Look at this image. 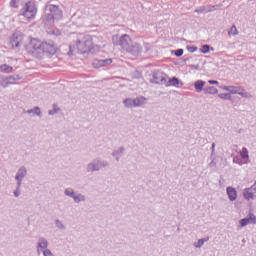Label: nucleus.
<instances>
[{
  "label": "nucleus",
  "mask_w": 256,
  "mask_h": 256,
  "mask_svg": "<svg viewBox=\"0 0 256 256\" xmlns=\"http://www.w3.org/2000/svg\"><path fill=\"white\" fill-rule=\"evenodd\" d=\"M28 53H31L36 59H43V55L53 57L57 53V46L53 40L41 41L37 38L31 39L28 45Z\"/></svg>",
  "instance_id": "obj_1"
},
{
  "label": "nucleus",
  "mask_w": 256,
  "mask_h": 256,
  "mask_svg": "<svg viewBox=\"0 0 256 256\" xmlns=\"http://www.w3.org/2000/svg\"><path fill=\"white\" fill-rule=\"evenodd\" d=\"M76 49L78 50V53H80L81 55L91 53V51H93V39L91 38V36H84L82 40L77 39L75 44H70L68 55H73Z\"/></svg>",
  "instance_id": "obj_2"
},
{
  "label": "nucleus",
  "mask_w": 256,
  "mask_h": 256,
  "mask_svg": "<svg viewBox=\"0 0 256 256\" xmlns=\"http://www.w3.org/2000/svg\"><path fill=\"white\" fill-rule=\"evenodd\" d=\"M63 18V10L58 5L47 4L44 9V21L53 23Z\"/></svg>",
  "instance_id": "obj_3"
},
{
  "label": "nucleus",
  "mask_w": 256,
  "mask_h": 256,
  "mask_svg": "<svg viewBox=\"0 0 256 256\" xmlns=\"http://www.w3.org/2000/svg\"><path fill=\"white\" fill-rule=\"evenodd\" d=\"M19 17H25L29 21H33L37 17V5L28 1L25 3L22 9L19 11Z\"/></svg>",
  "instance_id": "obj_4"
},
{
  "label": "nucleus",
  "mask_w": 256,
  "mask_h": 256,
  "mask_svg": "<svg viewBox=\"0 0 256 256\" xmlns=\"http://www.w3.org/2000/svg\"><path fill=\"white\" fill-rule=\"evenodd\" d=\"M109 167V162L107 160H102L101 158H95L92 162L87 165V173H94V171H101V169Z\"/></svg>",
  "instance_id": "obj_5"
},
{
  "label": "nucleus",
  "mask_w": 256,
  "mask_h": 256,
  "mask_svg": "<svg viewBox=\"0 0 256 256\" xmlns=\"http://www.w3.org/2000/svg\"><path fill=\"white\" fill-rule=\"evenodd\" d=\"M152 77L153 80H151V83H155V85H165L167 79H169V76L161 70L154 71Z\"/></svg>",
  "instance_id": "obj_6"
},
{
  "label": "nucleus",
  "mask_w": 256,
  "mask_h": 256,
  "mask_svg": "<svg viewBox=\"0 0 256 256\" xmlns=\"http://www.w3.org/2000/svg\"><path fill=\"white\" fill-rule=\"evenodd\" d=\"M133 43L131 37L128 34L120 36L119 40L114 43V45H119L123 51H126L128 47Z\"/></svg>",
  "instance_id": "obj_7"
},
{
  "label": "nucleus",
  "mask_w": 256,
  "mask_h": 256,
  "mask_svg": "<svg viewBox=\"0 0 256 256\" xmlns=\"http://www.w3.org/2000/svg\"><path fill=\"white\" fill-rule=\"evenodd\" d=\"M141 51H143L141 44L132 42L126 50V53H130V55H133L134 57H139Z\"/></svg>",
  "instance_id": "obj_8"
},
{
  "label": "nucleus",
  "mask_w": 256,
  "mask_h": 256,
  "mask_svg": "<svg viewBox=\"0 0 256 256\" xmlns=\"http://www.w3.org/2000/svg\"><path fill=\"white\" fill-rule=\"evenodd\" d=\"M113 63V59L106 58V59H94L92 62V66L94 69H101V67H108V65H111Z\"/></svg>",
  "instance_id": "obj_9"
},
{
  "label": "nucleus",
  "mask_w": 256,
  "mask_h": 256,
  "mask_svg": "<svg viewBox=\"0 0 256 256\" xmlns=\"http://www.w3.org/2000/svg\"><path fill=\"white\" fill-rule=\"evenodd\" d=\"M22 40L23 36H21V34L14 33L10 38L9 45L12 47V49H18V47L21 45Z\"/></svg>",
  "instance_id": "obj_10"
},
{
  "label": "nucleus",
  "mask_w": 256,
  "mask_h": 256,
  "mask_svg": "<svg viewBox=\"0 0 256 256\" xmlns=\"http://www.w3.org/2000/svg\"><path fill=\"white\" fill-rule=\"evenodd\" d=\"M164 85L165 87H183V83L177 77L169 78L168 80L166 79V83Z\"/></svg>",
  "instance_id": "obj_11"
},
{
  "label": "nucleus",
  "mask_w": 256,
  "mask_h": 256,
  "mask_svg": "<svg viewBox=\"0 0 256 256\" xmlns=\"http://www.w3.org/2000/svg\"><path fill=\"white\" fill-rule=\"evenodd\" d=\"M224 91H228L232 95H241L243 97V89L239 86H224Z\"/></svg>",
  "instance_id": "obj_12"
},
{
  "label": "nucleus",
  "mask_w": 256,
  "mask_h": 256,
  "mask_svg": "<svg viewBox=\"0 0 256 256\" xmlns=\"http://www.w3.org/2000/svg\"><path fill=\"white\" fill-rule=\"evenodd\" d=\"M49 247V242L44 238V237H40L38 239V245H37V253H43V251L47 250Z\"/></svg>",
  "instance_id": "obj_13"
},
{
  "label": "nucleus",
  "mask_w": 256,
  "mask_h": 256,
  "mask_svg": "<svg viewBox=\"0 0 256 256\" xmlns=\"http://www.w3.org/2000/svg\"><path fill=\"white\" fill-rule=\"evenodd\" d=\"M243 197L244 199H246V201H251V200L253 201L256 195L254 190L251 187H249L244 189Z\"/></svg>",
  "instance_id": "obj_14"
},
{
  "label": "nucleus",
  "mask_w": 256,
  "mask_h": 256,
  "mask_svg": "<svg viewBox=\"0 0 256 256\" xmlns=\"http://www.w3.org/2000/svg\"><path fill=\"white\" fill-rule=\"evenodd\" d=\"M25 177H27V168L25 166H21L15 175V179L23 181Z\"/></svg>",
  "instance_id": "obj_15"
},
{
  "label": "nucleus",
  "mask_w": 256,
  "mask_h": 256,
  "mask_svg": "<svg viewBox=\"0 0 256 256\" xmlns=\"http://www.w3.org/2000/svg\"><path fill=\"white\" fill-rule=\"evenodd\" d=\"M226 193L230 201H235L237 199V190L235 188L229 186L226 188Z\"/></svg>",
  "instance_id": "obj_16"
},
{
  "label": "nucleus",
  "mask_w": 256,
  "mask_h": 256,
  "mask_svg": "<svg viewBox=\"0 0 256 256\" xmlns=\"http://www.w3.org/2000/svg\"><path fill=\"white\" fill-rule=\"evenodd\" d=\"M147 103V98L144 96H138L134 98V106L133 107H143Z\"/></svg>",
  "instance_id": "obj_17"
},
{
  "label": "nucleus",
  "mask_w": 256,
  "mask_h": 256,
  "mask_svg": "<svg viewBox=\"0 0 256 256\" xmlns=\"http://www.w3.org/2000/svg\"><path fill=\"white\" fill-rule=\"evenodd\" d=\"M123 153H125V147L121 146L112 152V157H115L116 161H119L123 157Z\"/></svg>",
  "instance_id": "obj_18"
},
{
  "label": "nucleus",
  "mask_w": 256,
  "mask_h": 256,
  "mask_svg": "<svg viewBox=\"0 0 256 256\" xmlns=\"http://www.w3.org/2000/svg\"><path fill=\"white\" fill-rule=\"evenodd\" d=\"M8 79V87L9 85H17V81H21V76L19 74H14L7 76Z\"/></svg>",
  "instance_id": "obj_19"
},
{
  "label": "nucleus",
  "mask_w": 256,
  "mask_h": 256,
  "mask_svg": "<svg viewBox=\"0 0 256 256\" xmlns=\"http://www.w3.org/2000/svg\"><path fill=\"white\" fill-rule=\"evenodd\" d=\"M207 82L203 81V80H197L195 83H194V88L196 90V93H201V91H204L205 88V85H206Z\"/></svg>",
  "instance_id": "obj_20"
},
{
  "label": "nucleus",
  "mask_w": 256,
  "mask_h": 256,
  "mask_svg": "<svg viewBox=\"0 0 256 256\" xmlns=\"http://www.w3.org/2000/svg\"><path fill=\"white\" fill-rule=\"evenodd\" d=\"M13 71H14L13 67L9 66V64L0 65V73L9 74V73H13Z\"/></svg>",
  "instance_id": "obj_21"
},
{
  "label": "nucleus",
  "mask_w": 256,
  "mask_h": 256,
  "mask_svg": "<svg viewBox=\"0 0 256 256\" xmlns=\"http://www.w3.org/2000/svg\"><path fill=\"white\" fill-rule=\"evenodd\" d=\"M204 93L207 95H217L219 93V90L215 88L214 86H207L204 88Z\"/></svg>",
  "instance_id": "obj_22"
},
{
  "label": "nucleus",
  "mask_w": 256,
  "mask_h": 256,
  "mask_svg": "<svg viewBox=\"0 0 256 256\" xmlns=\"http://www.w3.org/2000/svg\"><path fill=\"white\" fill-rule=\"evenodd\" d=\"M123 105L124 107H126L127 109H131L134 107V99L132 98H126L125 100H123Z\"/></svg>",
  "instance_id": "obj_23"
},
{
  "label": "nucleus",
  "mask_w": 256,
  "mask_h": 256,
  "mask_svg": "<svg viewBox=\"0 0 256 256\" xmlns=\"http://www.w3.org/2000/svg\"><path fill=\"white\" fill-rule=\"evenodd\" d=\"M0 87H3V89H7V87H9L7 76H0Z\"/></svg>",
  "instance_id": "obj_24"
},
{
  "label": "nucleus",
  "mask_w": 256,
  "mask_h": 256,
  "mask_svg": "<svg viewBox=\"0 0 256 256\" xmlns=\"http://www.w3.org/2000/svg\"><path fill=\"white\" fill-rule=\"evenodd\" d=\"M28 115H31V113H33V115H37V117H41V108H39L38 106L27 110Z\"/></svg>",
  "instance_id": "obj_25"
},
{
  "label": "nucleus",
  "mask_w": 256,
  "mask_h": 256,
  "mask_svg": "<svg viewBox=\"0 0 256 256\" xmlns=\"http://www.w3.org/2000/svg\"><path fill=\"white\" fill-rule=\"evenodd\" d=\"M86 199L87 198L85 197V195L81 193L74 194V198H73L74 202L76 203H81V201H86Z\"/></svg>",
  "instance_id": "obj_26"
},
{
  "label": "nucleus",
  "mask_w": 256,
  "mask_h": 256,
  "mask_svg": "<svg viewBox=\"0 0 256 256\" xmlns=\"http://www.w3.org/2000/svg\"><path fill=\"white\" fill-rule=\"evenodd\" d=\"M210 50H211V51H215V48H213V47H211V46L205 44V45H203L202 48L200 49V52L206 54V53H209Z\"/></svg>",
  "instance_id": "obj_27"
},
{
  "label": "nucleus",
  "mask_w": 256,
  "mask_h": 256,
  "mask_svg": "<svg viewBox=\"0 0 256 256\" xmlns=\"http://www.w3.org/2000/svg\"><path fill=\"white\" fill-rule=\"evenodd\" d=\"M207 241H209V237L201 238L198 240L197 244H195V247L201 248L205 243H207Z\"/></svg>",
  "instance_id": "obj_28"
},
{
  "label": "nucleus",
  "mask_w": 256,
  "mask_h": 256,
  "mask_svg": "<svg viewBox=\"0 0 256 256\" xmlns=\"http://www.w3.org/2000/svg\"><path fill=\"white\" fill-rule=\"evenodd\" d=\"M75 191L73 189H65L64 191V195H66V197H71V199H73L75 197Z\"/></svg>",
  "instance_id": "obj_29"
},
{
  "label": "nucleus",
  "mask_w": 256,
  "mask_h": 256,
  "mask_svg": "<svg viewBox=\"0 0 256 256\" xmlns=\"http://www.w3.org/2000/svg\"><path fill=\"white\" fill-rule=\"evenodd\" d=\"M59 111H61V109L57 107V104H53V109L48 111V115H57Z\"/></svg>",
  "instance_id": "obj_30"
},
{
  "label": "nucleus",
  "mask_w": 256,
  "mask_h": 256,
  "mask_svg": "<svg viewBox=\"0 0 256 256\" xmlns=\"http://www.w3.org/2000/svg\"><path fill=\"white\" fill-rule=\"evenodd\" d=\"M249 221V223H252L253 225L256 224V216L253 213H249L246 217Z\"/></svg>",
  "instance_id": "obj_31"
},
{
  "label": "nucleus",
  "mask_w": 256,
  "mask_h": 256,
  "mask_svg": "<svg viewBox=\"0 0 256 256\" xmlns=\"http://www.w3.org/2000/svg\"><path fill=\"white\" fill-rule=\"evenodd\" d=\"M218 97H220V99H224V101H231L230 93H222V94H219Z\"/></svg>",
  "instance_id": "obj_32"
},
{
  "label": "nucleus",
  "mask_w": 256,
  "mask_h": 256,
  "mask_svg": "<svg viewBox=\"0 0 256 256\" xmlns=\"http://www.w3.org/2000/svg\"><path fill=\"white\" fill-rule=\"evenodd\" d=\"M172 55H175L176 57H183L184 50L183 49H177V50H172Z\"/></svg>",
  "instance_id": "obj_33"
},
{
  "label": "nucleus",
  "mask_w": 256,
  "mask_h": 256,
  "mask_svg": "<svg viewBox=\"0 0 256 256\" xmlns=\"http://www.w3.org/2000/svg\"><path fill=\"white\" fill-rule=\"evenodd\" d=\"M228 35H239V31L237 30V26L233 25L231 28H230V31L228 32Z\"/></svg>",
  "instance_id": "obj_34"
},
{
  "label": "nucleus",
  "mask_w": 256,
  "mask_h": 256,
  "mask_svg": "<svg viewBox=\"0 0 256 256\" xmlns=\"http://www.w3.org/2000/svg\"><path fill=\"white\" fill-rule=\"evenodd\" d=\"M240 155H241L242 159H248L249 158V150H247V148H243Z\"/></svg>",
  "instance_id": "obj_35"
},
{
  "label": "nucleus",
  "mask_w": 256,
  "mask_h": 256,
  "mask_svg": "<svg viewBox=\"0 0 256 256\" xmlns=\"http://www.w3.org/2000/svg\"><path fill=\"white\" fill-rule=\"evenodd\" d=\"M55 225H56L57 229H62V230H65V229H66V228H65V225L63 224V222H61V220H59V219H57V220L55 221Z\"/></svg>",
  "instance_id": "obj_36"
},
{
  "label": "nucleus",
  "mask_w": 256,
  "mask_h": 256,
  "mask_svg": "<svg viewBox=\"0 0 256 256\" xmlns=\"http://www.w3.org/2000/svg\"><path fill=\"white\" fill-rule=\"evenodd\" d=\"M249 219L246 217V218H243L240 220V225L241 227H247V225H249Z\"/></svg>",
  "instance_id": "obj_37"
},
{
  "label": "nucleus",
  "mask_w": 256,
  "mask_h": 256,
  "mask_svg": "<svg viewBox=\"0 0 256 256\" xmlns=\"http://www.w3.org/2000/svg\"><path fill=\"white\" fill-rule=\"evenodd\" d=\"M17 3H19V0H11L10 7H13V9H18L19 6L17 5Z\"/></svg>",
  "instance_id": "obj_38"
},
{
  "label": "nucleus",
  "mask_w": 256,
  "mask_h": 256,
  "mask_svg": "<svg viewBox=\"0 0 256 256\" xmlns=\"http://www.w3.org/2000/svg\"><path fill=\"white\" fill-rule=\"evenodd\" d=\"M187 51H189V53H195V51H197V46H187L186 47Z\"/></svg>",
  "instance_id": "obj_39"
},
{
  "label": "nucleus",
  "mask_w": 256,
  "mask_h": 256,
  "mask_svg": "<svg viewBox=\"0 0 256 256\" xmlns=\"http://www.w3.org/2000/svg\"><path fill=\"white\" fill-rule=\"evenodd\" d=\"M44 256H55L49 249L43 250Z\"/></svg>",
  "instance_id": "obj_40"
},
{
  "label": "nucleus",
  "mask_w": 256,
  "mask_h": 256,
  "mask_svg": "<svg viewBox=\"0 0 256 256\" xmlns=\"http://www.w3.org/2000/svg\"><path fill=\"white\" fill-rule=\"evenodd\" d=\"M189 67H190V69H192V70H195V71H199V64H191V65H189Z\"/></svg>",
  "instance_id": "obj_41"
},
{
  "label": "nucleus",
  "mask_w": 256,
  "mask_h": 256,
  "mask_svg": "<svg viewBox=\"0 0 256 256\" xmlns=\"http://www.w3.org/2000/svg\"><path fill=\"white\" fill-rule=\"evenodd\" d=\"M16 181H17L16 189H21V185H23V180L16 179Z\"/></svg>",
  "instance_id": "obj_42"
},
{
  "label": "nucleus",
  "mask_w": 256,
  "mask_h": 256,
  "mask_svg": "<svg viewBox=\"0 0 256 256\" xmlns=\"http://www.w3.org/2000/svg\"><path fill=\"white\" fill-rule=\"evenodd\" d=\"M19 195H21V189L16 188V189L14 190V197H19Z\"/></svg>",
  "instance_id": "obj_43"
},
{
  "label": "nucleus",
  "mask_w": 256,
  "mask_h": 256,
  "mask_svg": "<svg viewBox=\"0 0 256 256\" xmlns=\"http://www.w3.org/2000/svg\"><path fill=\"white\" fill-rule=\"evenodd\" d=\"M195 13H205V6H202L199 9H196Z\"/></svg>",
  "instance_id": "obj_44"
},
{
  "label": "nucleus",
  "mask_w": 256,
  "mask_h": 256,
  "mask_svg": "<svg viewBox=\"0 0 256 256\" xmlns=\"http://www.w3.org/2000/svg\"><path fill=\"white\" fill-rule=\"evenodd\" d=\"M208 83L209 85H219V81L217 80H209Z\"/></svg>",
  "instance_id": "obj_45"
},
{
  "label": "nucleus",
  "mask_w": 256,
  "mask_h": 256,
  "mask_svg": "<svg viewBox=\"0 0 256 256\" xmlns=\"http://www.w3.org/2000/svg\"><path fill=\"white\" fill-rule=\"evenodd\" d=\"M233 163H238V165H242V163L239 161V158L238 157H235L233 159Z\"/></svg>",
  "instance_id": "obj_46"
},
{
  "label": "nucleus",
  "mask_w": 256,
  "mask_h": 256,
  "mask_svg": "<svg viewBox=\"0 0 256 256\" xmlns=\"http://www.w3.org/2000/svg\"><path fill=\"white\" fill-rule=\"evenodd\" d=\"M250 187H251L252 191H254V193H256V180H255L254 184Z\"/></svg>",
  "instance_id": "obj_47"
},
{
  "label": "nucleus",
  "mask_w": 256,
  "mask_h": 256,
  "mask_svg": "<svg viewBox=\"0 0 256 256\" xmlns=\"http://www.w3.org/2000/svg\"><path fill=\"white\" fill-rule=\"evenodd\" d=\"M216 165L217 163H215L213 160L209 163V167H216Z\"/></svg>",
  "instance_id": "obj_48"
},
{
  "label": "nucleus",
  "mask_w": 256,
  "mask_h": 256,
  "mask_svg": "<svg viewBox=\"0 0 256 256\" xmlns=\"http://www.w3.org/2000/svg\"><path fill=\"white\" fill-rule=\"evenodd\" d=\"M215 153V143H212V154Z\"/></svg>",
  "instance_id": "obj_49"
},
{
  "label": "nucleus",
  "mask_w": 256,
  "mask_h": 256,
  "mask_svg": "<svg viewBox=\"0 0 256 256\" xmlns=\"http://www.w3.org/2000/svg\"><path fill=\"white\" fill-rule=\"evenodd\" d=\"M251 97V94L249 92H246V99H249Z\"/></svg>",
  "instance_id": "obj_50"
}]
</instances>
